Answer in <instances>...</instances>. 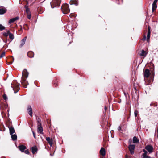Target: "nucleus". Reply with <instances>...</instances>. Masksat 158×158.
Masks as SVG:
<instances>
[{"label": "nucleus", "instance_id": "nucleus-1", "mask_svg": "<svg viewBox=\"0 0 158 158\" xmlns=\"http://www.w3.org/2000/svg\"><path fill=\"white\" fill-rule=\"evenodd\" d=\"M22 79L21 81V84L23 85L24 86V88H26L27 86L28 85V83L27 81H26V80L23 79V76L26 78H27L28 76L29 73L27 71L26 69H25L22 72Z\"/></svg>", "mask_w": 158, "mask_h": 158}, {"label": "nucleus", "instance_id": "nucleus-2", "mask_svg": "<svg viewBox=\"0 0 158 158\" xmlns=\"http://www.w3.org/2000/svg\"><path fill=\"white\" fill-rule=\"evenodd\" d=\"M11 87L15 93H17L19 90V84L15 81H14L11 84Z\"/></svg>", "mask_w": 158, "mask_h": 158}, {"label": "nucleus", "instance_id": "nucleus-3", "mask_svg": "<svg viewBox=\"0 0 158 158\" xmlns=\"http://www.w3.org/2000/svg\"><path fill=\"white\" fill-rule=\"evenodd\" d=\"M61 2V0H52L50 3L51 8H53L59 6L60 5Z\"/></svg>", "mask_w": 158, "mask_h": 158}, {"label": "nucleus", "instance_id": "nucleus-4", "mask_svg": "<svg viewBox=\"0 0 158 158\" xmlns=\"http://www.w3.org/2000/svg\"><path fill=\"white\" fill-rule=\"evenodd\" d=\"M61 10L64 14H66L70 12L68 5L67 4H63L61 7Z\"/></svg>", "mask_w": 158, "mask_h": 158}, {"label": "nucleus", "instance_id": "nucleus-5", "mask_svg": "<svg viewBox=\"0 0 158 158\" xmlns=\"http://www.w3.org/2000/svg\"><path fill=\"white\" fill-rule=\"evenodd\" d=\"M128 148L131 154L132 155L134 153L135 145L134 144H132L129 145Z\"/></svg>", "mask_w": 158, "mask_h": 158}, {"label": "nucleus", "instance_id": "nucleus-6", "mask_svg": "<svg viewBox=\"0 0 158 158\" xmlns=\"http://www.w3.org/2000/svg\"><path fill=\"white\" fill-rule=\"evenodd\" d=\"M7 11L6 8L4 6L0 7V15H3Z\"/></svg>", "mask_w": 158, "mask_h": 158}, {"label": "nucleus", "instance_id": "nucleus-7", "mask_svg": "<svg viewBox=\"0 0 158 158\" xmlns=\"http://www.w3.org/2000/svg\"><path fill=\"white\" fill-rule=\"evenodd\" d=\"M151 31L150 27V26H148V29L147 35V41L149 42L150 37Z\"/></svg>", "mask_w": 158, "mask_h": 158}, {"label": "nucleus", "instance_id": "nucleus-8", "mask_svg": "<svg viewBox=\"0 0 158 158\" xmlns=\"http://www.w3.org/2000/svg\"><path fill=\"white\" fill-rule=\"evenodd\" d=\"M157 0H155L152 4V11L154 12L156 9L157 7L156 3L157 2Z\"/></svg>", "mask_w": 158, "mask_h": 158}, {"label": "nucleus", "instance_id": "nucleus-9", "mask_svg": "<svg viewBox=\"0 0 158 158\" xmlns=\"http://www.w3.org/2000/svg\"><path fill=\"white\" fill-rule=\"evenodd\" d=\"M150 74L149 70L148 69H146L144 73V77L148 78L149 77Z\"/></svg>", "mask_w": 158, "mask_h": 158}, {"label": "nucleus", "instance_id": "nucleus-10", "mask_svg": "<svg viewBox=\"0 0 158 158\" xmlns=\"http://www.w3.org/2000/svg\"><path fill=\"white\" fill-rule=\"evenodd\" d=\"M145 148L149 152L151 153L153 150V148L151 145H148L145 147Z\"/></svg>", "mask_w": 158, "mask_h": 158}, {"label": "nucleus", "instance_id": "nucleus-11", "mask_svg": "<svg viewBox=\"0 0 158 158\" xmlns=\"http://www.w3.org/2000/svg\"><path fill=\"white\" fill-rule=\"evenodd\" d=\"M19 17L18 16H17L16 17L12 18L10 19L8 22L10 24L12 23H13L15 21L18 20L19 19Z\"/></svg>", "mask_w": 158, "mask_h": 158}, {"label": "nucleus", "instance_id": "nucleus-12", "mask_svg": "<svg viewBox=\"0 0 158 158\" xmlns=\"http://www.w3.org/2000/svg\"><path fill=\"white\" fill-rule=\"evenodd\" d=\"M27 39V37L26 36L21 40V43L20 45L19 46L20 48H21L25 44V42H26Z\"/></svg>", "mask_w": 158, "mask_h": 158}, {"label": "nucleus", "instance_id": "nucleus-13", "mask_svg": "<svg viewBox=\"0 0 158 158\" xmlns=\"http://www.w3.org/2000/svg\"><path fill=\"white\" fill-rule=\"evenodd\" d=\"M27 110L29 115L31 116H32V111L31 107V106H28Z\"/></svg>", "mask_w": 158, "mask_h": 158}, {"label": "nucleus", "instance_id": "nucleus-14", "mask_svg": "<svg viewBox=\"0 0 158 158\" xmlns=\"http://www.w3.org/2000/svg\"><path fill=\"white\" fill-rule=\"evenodd\" d=\"M43 129L41 126H37V132L40 134H43Z\"/></svg>", "mask_w": 158, "mask_h": 158}, {"label": "nucleus", "instance_id": "nucleus-15", "mask_svg": "<svg viewBox=\"0 0 158 158\" xmlns=\"http://www.w3.org/2000/svg\"><path fill=\"white\" fill-rule=\"evenodd\" d=\"M10 131V135H12L13 133H15V130L13 127L10 126L9 127Z\"/></svg>", "mask_w": 158, "mask_h": 158}, {"label": "nucleus", "instance_id": "nucleus-16", "mask_svg": "<svg viewBox=\"0 0 158 158\" xmlns=\"http://www.w3.org/2000/svg\"><path fill=\"white\" fill-rule=\"evenodd\" d=\"M100 153L102 156H105L106 154L105 149L103 148H102L100 151Z\"/></svg>", "mask_w": 158, "mask_h": 158}, {"label": "nucleus", "instance_id": "nucleus-17", "mask_svg": "<svg viewBox=\"0 0 158 158\" xmlns=\"http://www.w3.org/2000/svg\"><path fill=\"white\" fill-rule=\"evenodd\" d=\"M46 140L49 143L50 146H52L53 144L52 139H50L49 137H48L46 138Z\"/></svg>", "mask_w": 158, "mask_h": 158}, {"label": "nucleus", "instance_id": "nucleus-18", "mask_svg": "<svg viewBox=\"0 0 158 158\" xmlns=\"http://www.w3.org/2000/svg\"><path fill=\"white\" fill-rule=\"evenodd\" d=\"M18 148L19 150L23 152L26 149V146L23 145L19 146Z\"/></svg>", "mask_w": 158, "mask_h": 158}, {"label": "nucleus", "instance_id": "nucleus-19", "mask_svg": "<svg viewBox=\"0 0 158 158\" xmlns=\"http://www.w3.org/2000/svg\"><path fill=\"white\" fill-rule=\"evenodd\" d=\"M27 55L29 57L32 58L34 56V53L32 51H29L27 53Z\"/></svg>", "mask_w": 158, "mask_h": 158}, {"label": "nucleus", "instance_id": "nucleus-20", "mask_svg": "<svg viewBox=\"0 0 158 158\" xmlns=\"http://www.w3.org/2000/svg\"><path fill=\"white\" fill-rule=\"evenodd\" d=\"M11 135L12 140L13 141H15L17 139V137L15 133V134H13Z\"/></svg>", "mask_w": 158, "mask_h": 158}, {"label": "nucleus", "instance_id": "nucleus-21", "mask_svg": "<svg viewBox=\"0 0 158 158\" xmlns=\"http://www.w3.org/2000/svg\"><path fill=\"white\" fill-rule=\"evenodd\" d=\"M133 142L134 143H138L139 142V140L136 136H134L133 138Z\"/></svg>", "mask_w": 158, "mask_h": 158}, {"label": "nucleus", "instance_id": "nucleus-22", "mask_svg": "<svg viewBox=\"0 0 158 158\" xmlns=\"http://www.w3.org/2000/svg\"><path fill=\"white\" fill-rule=\"evenodd\" d=\"M32 152L33 154H34L37 150V149L36 146L33 147L31 148Z\"/></svg>", "mask_w": 158, "mask_h": 158}, {"label": "nucleus", "instance_id": "nucleus-23", "mask_svg": "<svg viewBox=\"0 0 158 158\" xmlns=\"http://www.w3.org/2000/svg\"><path fill=\"white\" fill-rule=\"evenodd\" d=\"M37 120V126H41V122L40 118H38Z\"/></svg>", "mask_w": 158, "mask_h": 158}, {"label": "nucleus", "instance_id": "nucleus-24", "mask_svg": "<svg viewBox=\"0 0 158 158\" xmlns=\"http://www.w3.org/2000/svg\"><path fill=\"white\" fill-rule=\"evenodd\" d=\"M72 4L77 6L78 5V0H73L72 1Z\"/></svg>", "mask_w": 158, "mask_h": 158}, {"label": "nucleus", "instance_id": "nucleus-25", "mask_svg": "<svg viewBox=\"0 0 158 158\" xmlns=\"http://www.w3.org/2000/svg\"><path fill=\"white\" fill-rule=\"evenodd\" d=\"M9 36V38H10V39H11V40H12L14 39V36L12 33L10 34Z\"/></svg>", "mask_w": 158, "mask_h": 158}, {"label": "nucleus", "instance_id": "nucleus-26", "mask_svg": "<svg viewBox=\"0 0 158 158\" xmlns=\"http://www.w3.org/2000/svg\"><path fill=\"white\" fill-rule=\"evenodd\" d=\"M26 8V11L27 14H29L30 13V11L29 8L27 6H25Z\"/></svg>", "mask_w": 158, "mask_h": 158}, {"label": "nucleus", "instance_id": "nucleus-27", "mask_svg": "<svg viewBox=\"0 0 158 158\" xmlns=\"http://www.w3.org/2000/svg\"><path fill=\"white\" fill-rule=\"evenodd\" d=\"M146 54L144 50H142L141 51V53L140 55L141 56H146Z\"/></svg>", "mask_w": 158, "mask_h": 158}, {"label": "nucleus", "instance_id": "nucleus-28", "mask_svg": "<svg viewBox=\"0 0 158 158\" xmlns=\"http://www.w3.org/2000/svg\"><path fill=\"white\" fill-rule=\"evenodd\" d=\"M23 28L25 30H28L29 28L28 27V26L27 24H25L24 25Z\"/></svg>", "mask_w": 158, "mask_h": 158}, {"label": "nucleus", "instance_id": "nucleus-29", "mask_svg": "<svg viewBox=\"0 0 158 158\" xmlns=\"http://www.w3.org/2000/svg\"><path fill=\"white\" fill-rule=\"evenodd\" d=\"M5 27L2 25L0 24V30L2 31L5 29Z\"/></svg>", "mask_w": 158, "mask_h": 158}, {"label": "nucleus", "instance_id": "nucleus-30", "mask_svg": "<svg viewBox=\"0 0 158 158\" xmlns=\"http://www.w3.org/2000/svg\"><path fill=\"white\" fill-rule=\"evenodd\" d=\"M147 156H147V155L143 154L141 156V158H146Z\"/></svg>", "mask_w": 158, "mask_h": 158}, {"label": "nucleus", "instance_id": "nucleus-31", "mask_svg": "<svg viewBox=\"0 0 158 158\" xmlns=\"http://www.w3.org/2000/svg\"><path fill=\"white\" fill-rule=\"evenodd\" d=\"M5 56V52H2V54L0 56V58H1L3 57H4Z\"/></svg>", "mask_w": 158, "mask_h": 158}, {"label": "nucleus", "instance_id": "nucleus-32", "mask_svg": "<svg viewBox=\"0 0 158 158\" xmlns=\"http://www.w3.org/2000/svg\"><path fill=\"white\" fill-rule=\"evenodd\" d=\"M138 111L137 110H135L134 112L135 116V117H136L137 115L138 114Z\"/></svg>", "mask_w": 158, "mask_h": 158}, {"label": "nucleus", "instance_id": "nucleus-33", "mask_svg": "<svg viewBox=\"0 0 158 158\" xmlns=\"http://www.w3.org/2000/svg\"><path fill=\"white\" fill-rule=\"evenodd\" d=\"M3 98L5 100H6L7 99V97L6 95L5 94H4L3 95Z\"/></svg>", "mask_w": 158, "mask_h": 158}, {"label": "nucleus", "instance_id": "nucleus-34", "mask_svg": "<svg viewBox=\"0 0 158 158\" xmlns=\"http://www.w3.org/2000/svg\"><path fill=\"white\" fill-rule=\"evenodd\" d=\"M23 152H24L26 154H28L29 153V152L28 150H25Z\"/></svg>", "mask_w": 158, "mask_h": 158}, {"label": "nucleus", "instance_id": "nucleus-35", "mask_svg": "<svg viewBox=\"0 0 158 158\" xmlns=\"http://www.w3.org/2000/svg\"><path fill=\"white\" fill-rule=\"evenodd\" d=\"M27 18L29 19H30L31 17V14H30V13L29 14H27Z\"/></svg>", "mask_w": 158, "mask_h": 158}, {"label": "nucleus", "instance_id": "nucleus-36", "mask_svg": "<svg viewBox=\"0 0 158 158\" xmlns=\"http://www.w3.org/2000/svg\"><path fill=\"white\" fill-rule=\"evenodd\" d=\"M3 35L5 37H7L9 35L6 33H4Z\"/></svg>", "mask_w": 158, "mask_h": 158}, {"label": "nucleus", "instance_id": "nucleus-37", "mask_svg": "<svg viewBox=\"0 0 158 158\" xmlns=\"http://www.w3.org/2000/svg\"><path fill=\"white\" fill-rule=\"evenodd\" d=\"M146 36L145 35H144L142 39V40L143 41H144L146 40Z\"/></svg>", "mask_w": 158, "mask_h": 158}, {"label": "nucleus", "instance_id": "nucleus-38", "mask_svg": "<svg viewBox=\"0 0 158 158\" xmlns=\"http://www.w3.org/2000/svg\"><path fill=\"white\" fill-rule=\"evenodd\" d=\"M131 139H129V142H128L129 146L130 145H131Z\"/></svg>", "mask_w": 158, "mask_h": 158}, {"label": "nucleus", "instance_id": "nucleus-39", "mask_svg": "<svg viewBox=\"0 0 158 158\" xmlns=\"http://www.w3.org/2000/svg\"><path fill=\"white\" fill-rule=\"evenodd\" d=\"M9 35L10 34H11V33L10 32V31L8 30L7 31V33H6Z\"/></svg>", "mask_w": 158, "mask_h": 158}, {"label": "nucleus", "instance_id": "nucleus-40", "mask_svg": "<svg viewBox=\"0 0 158 158\" xmlns=\"http://www.w3.org/2000/svg\"><path fill=\"white\" fill-rule=\"evenodd\" d=\"M32 133L33 134V135L34 138L35 139L36 138V137H35V132L33 131H32Z\"/></svg>", "mask_w": 158, "mask_h": 158}, {"label": "nucleus", "instance_id": "nucleus-41", "mask_svg": "<svg viewBox=\"0 0 158 158\" xmlns=\"http://www.w3.org/2000/svg\"><path fill=\"white\" fill-rule=\"evenodd\" d=\"M118 129L119 131H122L121 130V127L120 126H119L118 127Z\"/></svg>", "mask_w": 158, "mask_h": 158}, {"label": "nucleus", "instance_id": "nucleus-42", "mask_svg": "<svg viewBox=\"0 0 158 158\" xmlns=\"http://www.w3.org/2000/svg\"><path fill=\"white\" fill-rule=\"evenodd\" d=\"M124 95H125L126 98H127V94H128V93H126L125 92H124Z\"/></svg>", "mask_w": 158, "mask_h": 158}, {"label": "nucleus", "instance_id": "nucleus-43", "mask_svg": "<svg viewBox=\"0 0 158 158\" xmlns=\"http://www.w3.org/2000/svg\"><path fill=\"white\" fill-rule=\"evenodd\" d=\"M147 153H148L147 152V151H145V152H144V153H143V154L147 155Z\"/></svg>", "mask_w": 158, "mask_h": 158}, {"label": "nucleus", "instance_id": "nucleus-44", "mask_svg": "<svg viewBox=\"0 0 158 158\" xmlns=\"http://www.w3.org/2000/svg\"><path fill=\"white\" fill-rule=\"evenodd\" d=\"M12 58L13 59H12L13 61H12L11 62V64H12V63H13V62L14 60V58H13V57H12Z\"/></svg>", "mask_w": 158, "mask_h": 158}, {"label": "nucleus", "instance_id": "nucleus-45", "mask_svg": "<svg viewBox=\"0 0 158 158\" xmlns=\"http://www.w3.org/2000/svg\"><path fill=\"white\" fill-rule=\"evenodd\" d=\"M104 108H105V110H106L107 109V107H106V106H105Z\"/></svg>", "mask_w": 158, "mask_h": 158}, {"label": "nucleus", "instance_id": "nucleus-46", "mask_svg": "<svg viewBox=\"0 0 158 158\" xmlns=\"http://www.w3.org/2000/svg\"><path fill=\"white\" fill-rule=\"evenodd\" d=\"M145 151H146L145 149H143V151L144 152H145Z\"/></svg>", "mask_w": 158, "mask_h": 158}, {"label": "nucleus", "instance_id": "nucleus-47", "mask_svg": "<svg viewBox=\"0 0 158 158\" xmlns=\"http://www.w3.org/2000/svg\"><path fill=\"white\" fill-rule=\"evenodd\" d=\"M146 158H151L150 157L148 156Z\"/></svg>", "mask_w": 158, "mask_h": 158}, {"label": "nucleus", "instance_id": "nucleus-48", "mask_svg": "<svg viewBox=\"0 0 158 158\" xmlns=\"http://www.w3.org/2000/svg\"><path fill=\"white\" fill-rule=\"evenodd\" d=\"M121 102V100H120V101H119L118 102V103H120V102Z\"/></svg>", "mask_w": 158, "mask_h": 158}, {"label": "nucleus", "instance_id": "nucleus-49", "mask_svg": "<svg viewBox=\"0 0 158 158\" xmlns=\"http://www.w3.org/2000/svg\"><path fill=\"white\" fill-rule=\"evenodd\" d=\"M104 156H103L101 157V158H105V157Z\"/></svg>", "mask_w": 158, "mask_h": 158}, {"label": "nucleus", "instance_id": "nucleus-50", "mask_svg": "<svg viewBox=\"0 0 158 158\" xmlns=\"http://www.w3.org/2000/svg\"><path fill=\"white\" fill-rule=\"evenodd\" d=\"M157 133H158V135H157V137L158 138V128H157Z\"/></svg>", "mask_w": 158, "mask_h": 158}]
</instances>
